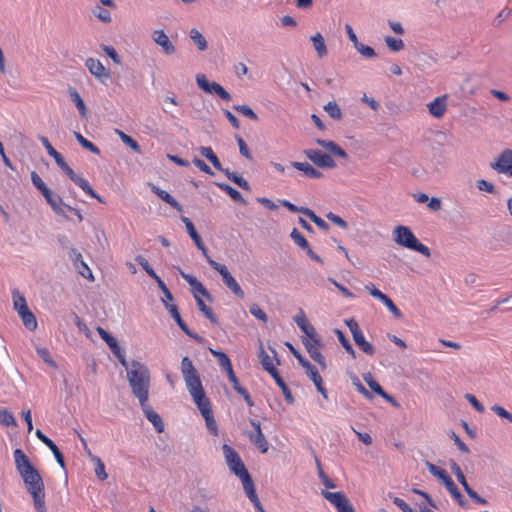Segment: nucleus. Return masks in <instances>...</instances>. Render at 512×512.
Instances as JSON below:
<instances>
[{"instance_id":"nucleus-60","label":"nucleus","mask_w":512,"mask_h":512,"mask_svg":"<svg viewBox=\"0 0 512 512\" xmlns=\"http://www.w3.org/2000/svg\"><path fill=\"white\" fill-rule=\"evenodd\" d=\"M236 140L239 146V152L242 156H244L248 160H252V155L245 141L240 136H236Z\"/></svg>"},{"instance_id":"nucleus-16","label":"nucleus","mask_w":512,"mask_h":512,"mask_svg":"<svg viewBox=\"0 0 512 512\" xmlns=\"http://www.w3.org/2000/svg\"><path fill=\"white\" fill-rule=\"evenodd\" d=\"M164 305L166 307V309L170 312L171 316L173 317V319L176 321L177 325L180 327V329L187 335L189 336L190 338L196 340V341H202V337L199 336L198 334L196 333H193L189 328L188 326L186 325V323L183 321V319L181 318V315L178 311V308L176 305L174 304H169V303H166L164 301Z\"/></svg>"},{"instance_id":"nucleus-44","label":"nucleus","mask_w":512,"mask_h":512,"mask_svg":"<svg viewBox=\"0 0 512 512\" xmlns=\"http://www.w3.org/2000/svg\"><path fill=\"white\" fill-rule=\"evenodd\" d=\"M334 332H335L339 342L341 343L343 348L346 350V352L348 354H350L355 359L356 358V352H355L353 346L351 345V343L348 341V339L343 334V332L341 330H339V329H335Z\"/></svg>"},{"instance_id":"nucleus-53","label":"nucleus","mask_w":512,"mask_h":512,"mask_svg":"<svg viewBox=\"0 0 512 512\" xmlns=\"http://www.w3.org/2000/svg\"><path fill=\"white\" fill-rule=\"evenodd\" d=\"M37 354L47 365L54 369L57 368V364L50 356V353L47 348H37Z\"/></svg>"},{"instance_id":"nucleus-47","label":"nucleus","mask_w":512,"mask_h":512,"mask_svg":"<svg viewBox=\"0 0 512 512\" xmlns=\"http://www.w3.org/2000/svg\"><path fill=\"white\" fill-rule=\"evenodd\" d=\"M385 43L387 47L393 52L401 51L404 48V42L402 39H396L392 36H386Z\"/></svg>"},{"instance_id":"nucleus-2","label":"nucleus","mask_w":512,"mask_h":512,"mask_svg":"<svg viewBox=\"0 0 512 512\" xmlns=\"http://www.w3.org/2000/svg\"><path fill=\"white\" fill-rule=\"evenodd\" d=\"M14 461L16 470L33 501L45 499V486L42 476L21 449L14 450Z\"/></svg>"},{"instance_id":"nucleus-34","label":"nucleus","mask_w":512,"mask_h":512,"mask_svg":"<svg viewBox=\"0 0 512 512\" xmlns=\"http://www.w3.org/2000/svg\"><path fill=\"white\" fill-rule=\"evenodd\" d=\"M271 376L273 377V379L275 380L277 385L282 390L283 395L285 397V400L289 404H292L294 402V398L292 396V393H291L290 389L288 388V386L286 385V383L284 382V380L282 379V377L279 375V372L277 371L276 374L271 375Z\"/></svg>"},{"instance_id":"nucleus-3","label":"nucleus","mask_w":512,"mask_h":512,"mask_svg":"<svg viewBox=\"0 0 512 512\" xmlns=\"http://www.w3.org/2000/svg\"><path fill=\"white\" fill-rule=\"evenodd\" d=\"M127 379L133 395L144 401L149 397L150 373L148 368L139 361L133 360L127 371Z\"/></svg>"},{"instance_id":"nucleus-27","label":"nucleus","mask_w":512,"mask_h":512,"mask_svg":"<svg viewBox=\"0 0 512 512\" xmlns=\"http://www.w3.org/2000/svg\"><path fill=\"white\" fill-rule=\"evenodd\" d=\"M311 41L313 43L314 49L319 58H323L327 55V47L321 33H316L311 37Z\"/></svg>"},{"instance_id":"nucleus-49","label":"nucleus","mask_w":512,"mask_h":512,"mask_svg":"<svg viewBox=\"0 0 512 512\" xmlns=\"http://www.w3.org/2000/svg\"><path fill=\"white\" fill-rule=\"evenodd\" d=\"M233 108L234 110H236L237 112L241 113L242 115L251 120H258L257 114L248 105H234Z\"/></svg>"},{"instance_id":"nucleus-32","label":"nucleus","mask_w":512,"mask_h":512,"mask_svg":"<svg viewBox=\"0 0 512 512\" xmlns=\"http://www.w3.org/2000/svg\"><path fill=\"white\" fill-rule=\"evenodd\" d=\"M448 492L451 494L453 499L457 502V504L463 508L467 507L466 500L464 499L463 495L458 490L456 484L453 482V480L445 486Z\"/></svg>"},{"instance_id":"nucleus-30","label":"nucleus","mask_w":512,"mask_h":512,"mask_svg":"<svg viewBox=\"0 0 512 512\" xmlns=\"http://www.w3.org/2000/svg\"><path fill=\"white\" fill-rule=\"evenodd\" d=\"M195 300L199 310L205 315V317L208 318L211 323L218 324V318L213 313L212 309L204 303L203 299L200 296L195 295Z\"/></svg>"},{"instance_id":"nucleus-26","label":"nucleus","mask_w":512,"mask_h":512,"mask_svg":"<svg viewBox=\"0 0 512 512\" xmlns=\"http://www.w3.org/2000/svg\"><path fill=\"white\" fill-rule=\"evenodd\" d=\"M199 152L203 157H205L208 161L212 163L215 169L223 172L225 168L222 167L218 157L213 152L211 147L202 146L199 148Z\"/></svg>"},{"instance_id":"nucleus-33","label":"nucleus","mask_w":512,"mask_h":512,"mask_svg":"<svg viewBox=\"0 0 512 512\" xmlns=\"http://www.w3.org/2000/svg\"><path fill=\"white\" fill-rule=\"evenodd\" d=\"M223 173L229 180L237 184L240 188L249 191L251 189L249 183L240 175L235 172H231L229 169H224Z\"/></svg>"},{"instance_id":"nucleus-59","label":"nucleus","mask_w":512,"mask_h":512,"mask_svg":"<svg viewBox=\"0 0 512 512\" xmlns=\"http://www.w3.org/2000/svg\"><path fill=\"white\" fill-rule=\"evenodd\" d=\"M93 460L95 461L96 463V468H95V474L96 476L100 479V480H105L107 478V473L105 472V465L104 463L102 462V460L97 457V456H94L93 457Z\"/></svg>"},{"instance_id":"nucleus-25","label":"nucleus","mask_w":512,"mask_h":512,"mask_svg":"<svg viewBox=\"0 0 512 512\" xmlns=\"http://www.w3.org/2000/svg\"><path fill=\"white\" fill-rule=\"evenodd\" d=\"M353 340L355 342V344L358 346V348L363 351L365 354L369 355V356H373L374 353H375V348L374 346L365 339L363 333H359V334H356L354 337H353Z\"/></svg>"},{"instance_id":"nucleus-23","label":"nucleus","mask_w":512,"mask_h":512,"mask_svg":"<svg viewBox=\"0 0 512 512\" xmlns=\"http://www.w3.org/2000/svg\"><path fill=\"white\" fill-rule=\"evenodd\" d=\"M243 489H244L247 497L249 498V500L253 503L254 507L259 512H266L256 494L254 482L252 481L249 484L243 485Z\"/></svg>"},{"instance_id":"nucleus-39","label":"nucleus","mask_w":512,"mask_h":512,"mask_svg":"<svg viewBox=\"0 0 512 512\" xmlns=\"http://www.w3.org/2000/svg\"><path fill=\"white\" fill-rule=\"evenodd\" d=\"M324 110L334 120H341L343 115L339 105L335 101H329L325 106Z\"/></svg>"},{"instance_id":"nucleus-46","label":"nucleus","mask_w":512,"mask_h":512,"mask_svg":"<svg viewBox=\"0 0 512 512\" xmlns=\"http://www.w3.org/2000/svg\"><path fill=\"white\" fill-rule=\"evenodd\" d=\"M364 380L367 383V385L370 387V389L375 392L379 396L385 395L384 389L380 386V384L371 376L370 373L364 376Z\"/></svg>"},{"instance_id":"nucleus-55","label":"nucleus","mask_w":512,"mask_h":512,"mask_svg":"<svg viewBox=\"0 0 512 512\" xmlns=\"http://www.w3.org/2000/svg\"><path fill=\"white\" fill-rule=\"evenodd\" d=\"M381 302L388 308V310L393 314L395 318H402L403 315L401 311L388 296L384 297V299Z\"/></svg>"},{"instance_id":"nucleus-54","label":"nucleus","mask_w":512,"mask_h":512,"mask_svg":"<svg viewBox=\"0 0 512 512\" xmlns=\"http://www.w3.org/2000/svg\"><path fill=\"white\" fill-rule=\"evenodd\" d=\"M451 469H452L453 473L455 474L459 483L463 486V488H466L469 484H468L466 477L463 474L460 466L456 462L453 461L451 464Z\"/></svg>"},{"instance_id":"nucleus-19","label":"nucleus","mask_w":512,"mask_h":512,"mask_svg":"<svg viewBox=\"0 0 512 512\" xmlns=\"http://www.w3.org/2000/svg\"><path fill=\"white\" fill-rule=\"evenodd\" d=\"M294 321L305 334V339H311L312 341L316 342V338L319 335L317 334L315 328L308 322L307 317L302 310L300 311V314L295 316Z\"/></svg>"},{"instance_id":"nucleus-7","label":"nucleus","mask_w":512,"mask_h":512,"mask_svg":"<svg viewBox=\"0 0 512 512\" xmlns=\"http://www.w3.org/2000/svg\"><path fill=\"white\" fill-rule=\"evenodd\" d=\"M12 296L14 309L18 312L19 316L21 317L24 326L28 330L34 331L37 328V320L35 315L28 308L26 299L17 290L12 292Z\"/></svg>"},{"instance_id":"nucleus-42","label":"nucleus","mask_w":512,"mask_h":512,"mask_svg":"<svg viewBox=\"0 0 512 512\" xmlns=\"http://www.w3.org/2000/svg\"><path fill=\"white\" fill-rule=\"evenodd\" d=\"M0 424L5 427L17 426V422L14 415L7 409L0 410Z\"/></svg>"},{"instance_id":"nucleus-15","label":"nucleus","mask_w":512,"mask_h":512,"mask_svg":"<svg viewBox=\"0 0 512 512\" xmlns=\"http://www.w3.org/2000/svg\"><path fill=\"white\" fill-rule=\"evenodd\" d=\"M490 167L498 173L506 174L512 168V150H503L496 161L490 163Z\"/></svg>"},{"instance_id":"nucleus-62","label":"nucleus","mask_w":512,"mask_h":512,"mask_svg":"<svg viewBox=\"0 0 512 512\" xmlns=\"http://www.w3.org/2000/svg\"><path fill=\"white\" fill-rule=\"evenodd\" d=\"M316 143L323 147L324 149H326L327 151H329L332 155L334 153V151L338 148V144L335 143L334 141H331V140H324V139H317L316 140Z\"/></svg>"},{"instance_id":"nucleus-1","label":"nucleus","mask_w":512,"mask_h":512,"mask_svg":"<svg viewBox=\"0 0 512 512\" xmlns=\"http://www.w3.org/2000/svg\"><path fill=\"white\" fill-rule=\"evenodd\" d=\"M181 372L190 395L206 421L208 430L216 434L217 425L212 415L210 401L205 395L200 376L188 356L182 358Z\"/></svg>"},{"instance_id":"nucleus-43","label":"nucleus","mask_w":512,"mask_h":512,"mask_svg":"<svg viewBox=\"0 0 512 512\" xmlns=\"http://www.w3.org/2000/svg\"><path fill=\"white\" fill-rule=\"evenodd\" d=\"M259 357L263 369L266 370L270 375L276 374L278 370L274 367L272 359L269 357V355L266 354V352L263 349H261Z\"/></svg>"},{"instance_id":"nucleus-52","label":"nucleus","mask_w":512,"mask_h":512,"mask_svg":"<svg viewBox=\"0 0 512 512\" xmlns=\"http://www.w3.org/2000/svg\"><path fill=\"white\" fill-rule=\"evenodd\" d=\"M312 222H314L320 229L327 231L329 229V225L319 216H317L314 211L308 209L306 215Z\"/></svg>"},{"instance_id":"nucleus-50","label":"nucleus","mask_w":512,"mask_h":512,"mask_svg":"<svg viewBox=\"0 0 512 512\" xmlns=\"http://www.w3.org/2000/svg\"><path fill=\"white\" fill-rule=\"evenodd\" d=\"M290 237L301 249L308 248V241L296 228L291 231Z\"/></svg>"},{"instance_id":"nucleus-13","label":"nucleus","mask_w":512,"mask_h":512,"mask_svg":"<svg viewBox=\"0 0 512 512\" xmlns=\"http://www.w3.org/2000/svg\"><path fill=\"white\" fill-rule=\"evenodd\" d=\"M151 37L165 55L170 56L176 52L175 45L163 30H154Z\"/></svg>"},{"instance_id":"nucleus-57","label":"nucleus","mask_w":512,"mask_h":512,"mask_svg":"<svg viewBox=\"0 0 512 512\" xmlns=\"http://www.w3.org/2000/svg\"><path fill=\"white\" fill-rule=\"evenodd\" d=\"M97 332L101 339H103L109 348L115 347V344L118 342L115 337L110 335L105 329L102 327H97Z\"/></svg>"},{"instance_id":"nucleus-45","label":"nucleus","mask_w":512,"mask_h":512,"mask_svg":"<svg viewBox=\"0 0 512 512\" xmlns=\"http://www.w3.org/2000/svg\"><path fill=\"white\" fill-rule=\"evenodd\" d=\"M74 136L83 148L89 150L90 152H92L94 154L100 153L99 148L96 145H94L91 141L84 138L82 136V134H80L79 132H74Z\"/></svg>"},{"instance_id":"nucleus-24","label":"nucleus","mask_w":512,"mask_h":512,"mask_svg":"<svg viewBox=\"0 0 512 512\" xmlns=\"http://www.w3.org/2000/svg\"><path fill=\"white\" fill-rule=\"evenodd\" d=\"M426 466H427L428 471L434 477H436L439 481H441L444 484V486H446L447 483L452 481L451 477L448 475V473L444 469H442L430 462H427Z\"/></svg>"},{"instance_id":"nucleus-20","label":"nucleus","mask_w":512,"mask_h":512,"mask_svg":"<svg viewBox=\"0 0 512 512\" xmlns=\"http://www.w3.org/2000/svg\"><path fill=\"white\" fill-rule=\"evenodd\" d=\"M85 66L87 67L89 72L98 79H101V78L107 79L110 77L109 72L106 70V68L103 66V64L97 59L88 58L85 61Z\"/></svg>"},{"instance_id":"nucleus-9","label":"nucleus","mask_w":512,"mask_h":512,"mask_svg":"<svg viewBox=\"0 0 512 512\" xmlns=\"http://www.w3.org/2000/svg\"><path fill=\"white\" fill-rule=\"evenodd\" d=\"M198 87L206 93L216 94L224 101H230L231 95L219 83L210 82L204 74L196 76Z\"/></svg>"},{"instance_id":"nucleus-31","label":"nucleus","mask_w":512,"mask_h":512,"mask_svg":"<svg viewBox=\"0 0 512 512\" xmlns=\"http://www.w3.org/2000/svg\"><path fill=\"white\" fill-rule=\"evenodd\" d=\"M189 37L196 45L199 51H205L208 47L207 41L205 37L195 28L191 29L189 32Z\"/></svg>"},{"instance_id":"nucleus-36","label":"nucleus","mask_w":512,"mask_h":512,"mask_svg":"<svg viewBox=\"0 0 512 512\" xmlns=\"http://www.w3.org/2000/svg\"><path fill=\"white\" fill-rule=\"evenodd\" d=\"M215 185H217L221 190L225 191L234 201L245 203V200L242 197L241 193L232 186L226 183L219 182H216Z\"/></svg>"},{"instance_id":"nucleus-28","label":"nucleus","mask_w":512,"mask_h":512,"mask_svg":"<svg viewBox=\"0 0 512 512\" xmlns=\"http://www.w3.org/2000/svg\"><path fill=\"white\" fill-rule=\"evenodd\" d=\"M68 92L70 99L74 102L75 106L77 107L80 116L82 118H85L87 116V108L80 94L73 88H70Z\"/></svg>"},{"instance_id":"nucleus-40","label":"nucleus","mask_w":512,"mask_h":512,"mask_svg":"<svg viewBox=\"0 0 512 512\" xmlns=\"http://www.w3.org/2000/svg\"><path fill=\"white\" fill-rule=\"evenodd\" d=\"M178 105L179 102L175 97L167 96L163 99L162 110L165 114L170 115L172 118H174V108Z\"/></svg>"},{"instance_id":"nucleus-11","label":"nucleus","mask_w":512,"mask_h":512,"mask_svg":"<svg viewBox=\"0 0 512 512\" xmlns=\"http://www.w3.org/2000/svg\"><path fill=\"white\" fill-rule=\"evenodd\" d=\"M323 497L333 504L338 512H355L347 496L343 492L322 491Z\"/></svg>"},{"instance_id":"nucleus-61","label":"nucleus","mask_w":512,"mask_h":512,"mask_svg":"<svg viewBox=\"0 0 512 512\" xmlns=\"http://www.w3.org/2000/svg\"><path fill=\"white\" fill-rule=\"evenodd\" d=\"M67 252L70 260L73 262L74 267L79 269L78 262L82 260V254L72 246L67 250Z\"/></svg>"},{"instance_id":"nucleus-22","label":"nucleus","mask_w":512,"mask_h":512,"mask_svg":"<svg viewBox=\"0 0 512 512\" xmlns=\"http://www.w3.org/2000/svg\"><path fill=\"white\" fill-rule=\"evenodd\" d=\"M151 190L164 202L169 204L171 207H173L178 212L183 211L182 205L174 198L172 197L167 191L159 188L156 185H151Z\"/></svg>"},{"instance_id":"nucleus-8","label":"nucleus","mask_w":512,"mask_h":512,"mask_svg":"<svg viewBox=\"0 0 512 512\" xmlns=\"http://www.w3.org/2000/svg\"><path fill=\"white\" fill-rule=\"evenodd\" d=\"M211 267L216 270L221 276L223 283L226 285L228 289L231 290V292L239 297L244 298L245 294L238 282L235 280V278L231 275L227 267L223 264H220L218 262H212Z\"/></svg>"},{"instance_id":"nucleus-41","label":"nucleus","mask_w":512,"mask_h":512,"mask_svg":"<svg viewBox=\"0 0 512 512\" xmlns=\"http://www.w3.org/2000/svg\"><path fill=\"white\" fill-rule=\"evenodd\" d=\"M92 14L103 23L111 22L110 11L100 5L93 7Z\"/></svg>"},{"instance_id":"nucleus-21","label":"nucleus","mask_w":512,"mask_h":512,"mask_svg":"<svg viewBox=\"0 0 512 512\" xmlns=\"http://www.w3.org/2000/svg\"><path fill=\"white\" fill-rule=\"evenodd\" d=\"M291 166L298 171H301L306 177L310 179H320L323 177V173L318 169L314 168L308 162L292 161Z\"/></svg>"},{"instance_id":"nucleus-56","label":"nucleus","mask_w":512,"mask_h":512,"mask_svg":"<svg viewBox=\"0 0 512 512\" xmlns=\"http://www.w3.org/2000/svg\"><path fill=\"white\" fill-rule=\"evenodd\" d=\"M363 57L366 58H374L376 56L375 50L367 45L362 44L359 42L357 46L354 47Z\"/></svg>"},{"instance_id":"nucleus-5","label":"nucleus","mask_w":512,"mask_h":512,"mask_svg":"<svg viewBox=\"0 0 512 512\" xmlns=\"http://www.w3.org/2000/svg\"><path fill=\"white\" fill-rule=\"evenodd\" d=\"M31 181L33 185L41 192L46 202L49 204L55 214L65 219H69L67 214L63 211L64 202L62 198L54 193L41 179V177L35 172H31Z\"/></svg>"},{"instance_id":"nucleus-63","label":"nucleus","mask_w":512,"mask_h":512,"mask_svg":"<svg viewBox=\"0 0 512 512\" xmlns=\"http://www.w3.org/2000/svg\"><path fill=\"white\" fill-rule=\"evenodd\" d=\"M78 265H79V269H77V270H78L79 274H81L86 279L94 280L91 269L88 267V265L83 260L79 261Z\"/></svg>"},{"instance_id":"nucleus-38","label":"nucleus","mask_w":512,"mask_h":512,"mask_svg":"<svg viewBox=\"0 0 512 512\" xmlns=\"http://www.w3.org/2000/svg\"><path fill=\"white\" fill-rule=\"evenodd\" d=\"M181 220L185 224L187 232H188L189 236L192 238V240L194 241L195 245H199L201 242H203L201 236L197 233L192 221L189 218L184 217V216L181 218Z\"/></svg>"},{"instance_id":"nucleus-37","label":"nucleus","mask_w":512,"mask_h":512,"mask_svg":"<svg viewBox=\"0 0 512 512\" xmlns=\"http://www.w3.org/2000/svg\"><path fill=\"white\" fill-rule=\"evenodd\" d=\"M39 139H40V142L42 143V145L45 147L47 153L51 157H53V159L55 160L57 165L64 160L63 156L58 151H56L54 149V147L51 145V143L49 142V140L46 137L41 136Z\"/></svg>"},{"instance_id":"nucleus-6","label":"nucleus","mask_w":512,"mask_h":512,"mask_svg":"<svg viewBox=\"0 0 512 512\" xmlns=\"http://www.w3.org/2000/svg\"><path fill=\"white\" fill-rule=\"evenodd\" d=\"M222 450L225 456L226 463L229 467V469L239 477L242 484H249L252 482V478L250 474L248 473L247 469L245 468V465L243 461L241 460L238 453L229 445L224 444L222 446Z\"/></svg>"},{"instance_id":"nucleus-35","label":"nucleus","mask_w":512,"mask_h":512,"mask_svg":"<svg viewBox=\"0 0 512 512\" xmlns=\"http://www.w3.org/2000/svg\"><path fill=\"white\" fill-rule=\"evenodd\" d=\"M115 133L119 136L121 141L127 146H129L133 151H135L136 153H141L140 145L131 136L127 135L126 133L119 129H115Z\"/></svg>"},{"instance_id":"nucleus-14","label":"nucleus","mask_w":512,"mask_h":512,"mask_svg":"<svg viewBox=\"0 0 512 512\" xmlns=\"http://www.w3.org/2000/svg\"><path fill=\"white\" fill-rule=\"evenodd\" d=\"M250 424L255 429V433L248 434L250 441L260 450L261 453H266L268 451L269 444L262 433L260 422L250 420Z\"/></svg>"},{"instance_id":"nucleus-51","label":"nucleus","mask_w":512,"mask_h":512,"mask_svg":"<svg viewBox=\"0 0 512 512\" xmlns=\"http://www.w3.org/2000/svg\"><path fill=\"white\" fill-rule=\"evenodd\" d=\"M225 359H226V361H224V359L222 360L221 367L226 371L229 381L232 384H237V382H239V381L233 371L231 361L229 358H225Z\"/></svg>"},{"instance_id":"nucleus-18","label":"nucleus","mask_w":512,"mask_h":512,"mask_svg":"<svg viewBox=\"0 0 512 512\" xmlns=\"http://www.w3.org/2000/svg\"><path fill=\"white\" fill-rule=\"evenodd\" d=\"M447 101V95L436 97L432 102L427 104L429 113L437 119L442 118L447 111Z\"/></svg>"},{"instance_id":"nucleus-12","label":"nucleus","mask_w":512,"mask_h":512,"mask_svg":"<svg viewBox=\"0 0 512 512\" xmlns=\"http://www.w3.org/2000/svg\"><path fill=\"white\" fill-rule=\"evenodd\" d=\"M303 344L309 353L310 357L317 362L322 369L326 368V362L321 354L319 348L322 347L321 344V338L320 336H317L316 342L312 341L311 339H303Z\"/></svg>"},{"instance_id":"nucleus-58","label":"nucleus","mask_w":512,"mask_h":512,"mask_svg":"<svg viewBox=\"0 0 512 512\" xmlns=\"http://www.w3.org/2000/svg\"><path fill=\"white\" fill-rule=\"evenodd\" d=\"M135 260L151 278H157V274L143 256L139 255L135 258Z\"/></svg>"},{"instance_id":"nucleus-29","label":"nucleus","mask_w":512,"mask_h":512,"mask_svg":"<svg viewBox=\"0 0 512 512\" xmlns=\"http://www.w3.org/2000/svg\"><path fill=\"white\" fill-rule=\"evenodd\" d=\"M74 183L78 185L85 193L95 198L98 202L104 203L103 198L95 192V190L90 186L86 179L78 176L76 180H74Z\"/></svg>"},{"instance_id":"nucleus-64","label":"nucleus","mask_w":512,"mask_h":512,"mask_svg":"<svg viewBox=\"0 0 512 512\" xmlns=\"http://www.w3.org/2000/svg\"><path fill=\"white\" fill-rule=\"evenodd\" d=\"M510 15V10L508 9H502L497 15L496 17L494 18L492 24L493 26L495 27H500L502 25V23L508 18V16Z\"/></svg>"},{"instance_id":"nucleus-48","label":"nucleus","mask_w":512,"mask_h":512,"mask_svg":"<svg viewBox=\"0 0 512 512\" xmlns=\"http://www.w3.org/2000/svg\"><path fill=\"white\" fill-rule=\"evenodd\" d=\"M249 312L258 320L266 323L268 321L267 314L260 308V306L256 303H252L249 307Z\"/></svg>"},{"instance_id":"nucleus-17","label":"nucleus","mask_w":512,"mask_h":512,"mask_svg":"<svg viewBox=\"0 0 512 512\" xmlns=\"http://www.w3.org/2000/svg\"><path fill=\"white\" fill-rule=\"evenodd\" d=\"M142 411L146 418L152 423L155 430L157 432H163L164 430V424L161 419V417L153 410V408L149 405L148 399H145L144 401H139Z\"/></svg>"},{"instance_id":"nucleus-4","label":"nucleus","mask_w":512,"mask_h":512,"mask_svg":"<svg viewBox=\"0 0 512 512\" xmlns=\"http://www.w3.org/2000/svg\"><path fill=\"white\" fill-rule=\"evenodd\" d=\"M393 237L398 245L414 250L427 258L431 256L430 249L416 238L409 227L403 225L396 226L393 229Z\"/></svg>"},{"instance_id":"nucleus-10","label":"nucleus","mask_w":512,"mask_h":512,"mask_svg":"<svg viewBox=\"0 0 512 512\" xmlns=\"http://www.w3.org/2000/svg\"><path fill=\"white\" fill-rule=\"evenodd\" d=\"M305 156L317 167L333 169L335 168L336 162L334 159L326 153H323L318 149H306L304 150Z\"/></svg>"}]
</instances>
